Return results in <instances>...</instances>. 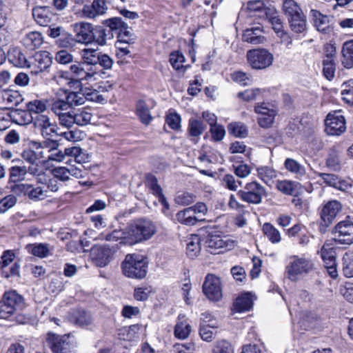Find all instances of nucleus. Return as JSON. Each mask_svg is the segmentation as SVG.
I'll list each match as a JSON object with an SVG mask.
<instances>
[{"instance_id":"nucleus-1","label":"nucleus","mask_w":353,"mask_h":353,"mask_svg":"<svg viewBox=\"0 0 353 353\" xmlns=\"http://www.w3.org/2000/svg\"><path fill=\"white\" fill-rule=\"evenodd\" d=\"M148 261L145 257L137 254H128L121 263L123 274L129 278L141 279L145 277Z\"/></svg>"},{"instance_id":"nucleus-2","label":"nucleus","mask_w":353,"mask_h":353,"mask_svg":"<svg viewBox=\"0 0 353 353\" xmlns=\"http://www.w3.org/2000/svg\"><path fill=\"white\" fill-rule=\"evenodd\" d=\"M155 232V225L151 221L139 219L129 226L128 238L130 243L134 244L148 240Z\"/></svg>"},{"instance_id":"nucleus-3","label":"nucleus","mask_w":353,"mask_h":353,"mask_svg":"<svg viewBox=\"0 0 353 353\" xmlns=\"http://www.w3.org/2000/svg\"><path fill=\"white\" fill-rule=\"evenodd\" d=\"M120 24V21L113 17L103 21L101 25L94 27L92 42L101 46L106 45L114 38V30Z\"/></svg>"},{"instance_id":"nucleus-4","label":"nucleus","mask_w":353,"mask_h":353,"mask_svg":"<svg viewBox=\"0 0 353 353\" xmlns=\"http://www.w3.org/2000/svg\"><path fill=\"white\" fill-rule=\"evenodd\" d=\"M248 63L255 70H263L272 65L273 54L265 48H255L247 52Z\"/></svg>"},{"instance_id":"nucleus-5","label":"nucleus","mask_w":353,"mask_h":353,"mask_svg":"<svg viewBox=\"0 0 353 353\" xmlns=\"http://www.w3.org/2000/svg\"><path fill=\"white\" fill-rule=\"evenodd\" d=\"M266 189L256 181L245 184L243 190L237 192L238 196L243 201L258 205L262 202L263 197L266 196Z\"/></svg>"},{"instance_id":"nucleus-6","label":"nucleus","mask_w":353,"mask_h":353,"mask_svg":"<svg viewBox=\"0 0 353 353\" xmlns=\"http://www.w3.org/2000/svg\"><path fill=\"white\" fill-rule=\"evenodd\" d=\"M210 228L201 230V232L208 234V236L205 241V246L208 252L211 254H219L225 250H232L234 247V241L227 236H221L219 235H211Z\"/></svg>"},{"instance_id":"nucleus-7","label":"nucleus","mask_w":353,"mask_h":353,"mask_svg":"<svg viewBox=\"0 0 353 353\" xmlns=\"http://www.w3.org/2000/svg\"><path fill=\"white\" fill-rule=\"evenodd\" d=\"M84 66L85 65L83 63L70 65V69L73 74V77L72 78H68L67 72H59L57 75V82L59 83H62L63 81H65V83L69 85L70 88L79 87L80 81L82 80H86Z\"/></svg>"},{"instance_id":"nucleus-8","label":"nucleus","mask_w":353,"mask_h":353,"mask_svg":"<svg viewBox=\"0 0 353 353\" xmlns=\"http://www.w3.org/2000/svg\"><path fill=\"white\" fill-rule=\"evenodd\" d=\"M203 292L210 300L219 301L222 297L220 278L213 274H208L203 284Z\"/></svg>"},{"instance_id":"nucleus-9","label":"nucleus","mask_w":353,"mask_h":353,"mask_svg":"<svg viewBox=\"0 0 353 353\" xmlns=\"http://www.w3.org/2000/svg\"><path fill=\"white\" fill-rule=\"evenodd\" d=\"M325 132L329 135L339 136L346 129L344 117L340 112L329 113L325 120Z\"/></svg>"},{"instance_id":"nucleus-10","label":"nucleus","mask_w":353,"mask_h":353,"mask_svg":"<svg viewBox=\"0 0 353 353\" xmlns=\"http://www.w3.org/2000/svg\"><path fill=\"white\" fill-rule=\"evenodd\" d=\"M312 268V264L305 258L293 256V261L286 267V272L288 279L296 281L298 276L303 273H307Z\"/></svg>"},{"instance_id":"nucleus-11","label":"nucleus","mask_w":353,"mask_h":353,"mask_svg":"<svg viewBox=\"0 0 353 353\" xmlns=\"http://www.w3.org/2000/svg\"><path fill=\"white\" fill-rule=\"evenodd\" d=\"M333 241L339 244L353 243V223L350 221L339 222L335 227Z\"/></svg>"},{"instance_id":"nucleus-12","label":"nucleus","mask_w":353,"mask_h":353,"mask_svg":"<svg viewBox=\"0 0 353 353\" xmlns=\"http://www.w3.org/2000/svg\"><path fill=\"white\" fill-rule=\"evenodd\" d=\"M28 146L39 161L42 160L43 162H46L48 154L50 150L58 146V143L57 141L47 139L43 141H31Z\"/></svg>"},{"instance_id":"nucleus-13","label":"nucleus","mask_w":353,"mask_h":353,"mask_svg":"<svg viewBox=\"0 0 353 353\" xmlns=\"http://www.w3.org/2000/svg\"><path fill=\"white\" fill-rule=\"evenodd\" d=\"M341 204L336 200H332L327 202L322 208L321 215V225L325 227L329 226L336 219L337 214L341 210Z\"/></svg>"},{"instance_id":"nucleus-14","label":"nucleus","mask_w":353,"mask_h":353,"mask_svg":"<svg viewBox=\"0 0 353 353\" xmlns=\"http://www.w3.org/2000/svg\"><path fill=\"white\" fill-rule=\"evenodd\" d=\"M83 166L77 167L73 165H70L68 168L65 166H59L54 168L52 170V174L58 181L61 182H67L70 179V176H74L77 179L82 178L83 176Z\"/></svg>"},{"instance_id":"nucleus-15","label":"nucleus","mask_w":353,"mask_h":353,"mask_svg":"<svg viewBox=\"0 0 353 353\" xmlns=\"http://www.w3.org/2000/svg\"><path fill=\"white\" fill-rule=\"evenodd\" d=\"M23 101L21 94L10 89L0 90V109L9 110L17 106Z\"/></svg>"},{"instance_id":"nucleus-16","label":"nucleus","mask_w":353,"mask_h":353,"mask_svg":"<svg viewBox=\"0 0 353 353\" xmlns=\"http://www.w3.org/2000/svg\"><path fill=\"white\" fill-rule=\"evenodd\" d=\"M114 250L108 245H94L91 249L92 259L99 267H105L111 259Z\"/></svg>"},{"instance_id":"nucleus-17","label":"nucleus","mask_w":353,"mask_h":353,"mask_svg":"<svg viewBox=\"0 0 353 353\" xmlns=\"http://www.w3.org/2000/svg\"><path fill=\"white\" fill-rule=\"evenodd\" d=\"M34 126L39 130L44 137H52L57 132V125L50 121V117L46 114H39L33 117Z\"/></svg>"},{"instance_id":"nucleus-18","label":"nucleus","mask_w":353,"mask_h":353,"mask_svg":"<svg viewBox=\"0 0 353 353\" xmlns=\"http://www.w3.org/2000/svg\"><path fill=\"white\" fill-rule=\"evenodd\" d=\"M94 26L89 23L79 22L74 25L77 43L89 44L92 43Z\"/></svg>"},{"instance_id":"nucleus-19","label":"nucleus","mask_w":353,"mask_h":353,"mask_svg":"<svg viewBox=\"0 0 353 353\" xmlns=\"http://www.w3.org/2000/svg\"><path fill=\"white\" fill-rule=\"evenodd\" d=\"M255 112L259 114L258 123L262 128H269L273 123L276 111L267 104L262 103L254 107Z\"/></svg>"},{"instance_id":"nucleus-20","label":"nucleus","mask_w":353,"mask_h":353,"mask_svg":"<svg viewBox=\"0 0 353 353\" xmlns=\"http://www.w3.org/2000/svg\"><path fill=\"white\" fill-rule=\"evenodd\" d=\"M108 10L105 0H93L91 4H86L83 7V17L88 19H95L103 15Z\"/></svg>"},{"instance_id":"nucleus-21","label":"nucleus","mask_w":353,"mask_h":353,"mask_svg":"<svg viewBox=\"0 0 353 353\" xmlns=\"http://www.w3.org/2000/svg\"><path fill=\"white\" fill-rule=\"evenodd\" d=\"M69 321L81 327H88L92 324V317L90 313L84 310H77L68 316Z\"/></svg>"},{"instance_id":"nucleus-22","label":"nucleus","mask_w":353,"mask_h":353,"mask_svg":"<svg viewBox=\"0 0 353 353\" xmlns=\"http://www.w3.org/2000/svg\"><path fill=\"white\" fill-rule=\"evenodd\" d=\"M32 16L38 24L47 26L52 21L54 14L49 7L37 6L32 9Z\"/></svg>"},{"instance_id":"nucleus-23","label":"nucleus","mask_w":353,"mask_h":353,"mask_svg":"<svg viewBox=\"0 0 353 353\" xmlns=\"http://www.w3.org/2000/svg\"><path fill=\"white\" fill-rule=\"evenodd\" d=\"M242 39L243 41L252 45L262 44L266 41L265 37L263 35V30L260 26L246 29L242 35Z\"/></svg>"},{"instance_id":"nucleus-24","label":"nucleus","mask_w":353,"mask_h":353,"mask_svg":"<svg viewBox=\"0 0 353 353\" xmlns=\"http://www.w3.org/2000/svg\"><path fill=\"white\" fill-rule=\"evenodd\" d=\"M65 339V336H59L53 334H48L46 343L53 353H66L68 349V343Z\"/></svg>"},{"instance_id":"nucleus-25","label":"nucleus","mask_w":353,"mask_h":353,"mask_svg":"<svg viewBox=\"0 0 353 353\" xmlns=\"http://www.w3.org/2000/svg\"><path fill=\"white\" fill-rule=\"evenodd\" d=\"M312 13L314 26L318 31L325 34H329L333 31V27L330 24L328 17L315 10H312Z\"/></svg>"},{"instance_id":"nucleus-26","label":"nucleus","mask_w":353,"mask_h":353,"mask_svg":"<svg viewBox=\"0 0 353 353\" xmlns=\"http://www.w3.org/2000/svg\"><path fill=\"white\" fill-rule=\"evenodd\" d=\"M176 219L181 224L192 226L199 221H204V219L199 218V216L194 214L190 208H186L176 214Z\"/></svg>"},{"instance_id":"nucleus-27","label":"nucleus","mask_w":353,"mask_h":353,"mask_svg":"<svg viewBox=\"0 0 353 353\" xmlns=\"http://www.w3.org/2000/svg\"><path fill=\"white\" fill-rule=\"evenodd\" d=\"M2 301L10 307L18 312L24 307V299L22 296L16 291H9L5 292Z\"/></svg>"},{"instance_id":"nucleus-28","label":"nucleus","mask_w":353,"mask_h":353,"mask_svg":"<svg viewBox=\"0 0 353 353\" xmlns=\"http://www.w3.org/2000/svg\"><path fill=\"white\" fill-rule=\"evenodd\" d=\"M276 188L284 194L296 196L299 194L301 184L299 182L288 180L277 181Z\"/></svg>"},{"instance_id":"nucleus-29","label":"nucleus","mask_w":353,"mask_h":353,"mask_svg":"<svg viewBox=\"0 0 353 353\" xmlns=\"http://www.w3.org/2000/svg\"><path fill=\"white\" fill-rule=\"evenodd\" d=\"M43 42V37L41 34L37 31L27 33L21 40L23 46L29 50H34L39 48L42 45Z\"/></svg>"},{"instance_id":"nucleus-30","label":"nucleus","mask_w":353,"mask_h":353,"mask_svg":"<svg viewBox=\"0 0 353 353\" xmlns=\"http://www.w3.org/2000/svg\"><path fill=\"white\" fill-rule=\"evenodd\" d=\"M120 21V25L117 26V28L114 30V34H117L118 41L119 42L130 43L133 41L132 30L126 23H125L120 17H113Z\"/></svg>"},{"instance_id":"nucleus-31","label":"nucleus","mask_w":353,"mask_h":353,"mask_svg":"<svg viewBox=\"0 0 353 353\" xmlns=\"http://www.w3.org/2000/svg\"><path fill=\"white\" fill-rule=\"evenodd\" d=\"M59 95L64 97L70 108L78 106L85 103V94L80 92H68L66 90H59Z\"/></svg>"},{"instance_id":"nucleus-32","label":"nucleus","mask_w":353,"mask_h":353,"mask_svg":"<svg viewBox=\"0 0 353 353\" xmlns=\"http://www.w3.org/2000/svg\"><path fill=\"white\" fill-rule=\"evenodd\" d=\"M10 116L12 121L20 125L30 124L34 119V116H32L27 109L26 110L14 109L10 111Z\"/></svg>"},{"instance_id":"nucleus-33","label":"nucleus","mask_w":353,"mask_h":353,"mask_svg":"<svg viewBox=\"0 0 353 353\" xmlns=\"http://www.w3.org/2000/svg\"><path fill=\"white\" fill-rule=\"evenodd\" d=\"M8 59L16 67H29L26 56L18 48H11L8 50Z\"/></svg>"},{"instance_id":"nucleus-34","label":"nucleus","mask_w":353,"mask_h":353,"mask_svg":"<svg viewBox=\"0 0 353 353\" xmlns=\"http://www.w3.org/2000/svg\"><path fill=\"white\" fill-rule=\"evenodd\" d=\"M253 305L250 293H244L239 296L233 303V310L238 312L249 311Z\"/></svg>"},{"instance_id":"nucleus-35","label":"nucleus","mask_w":353,"mask_h":353,"mask_svg":"<svg viewBox=\"0 0 353 353\" xmlns=\"http://www.w3.org/2000/svg\"><path fill=\"white\" fill-rule=\"evenodd\" d=\"M284 167L288 172L294 174L297 179H301L306 174L304 165L292 158H287L285 160Z\"/></svg>"},{"instance_id":"nucleus-36","label":"nucleus","mask_w":353,"mask_h":353,"mask_svg":"<svg viewBox=\"0 0 353 353\" xmlns=\"http://www.w3.org/2000/svg\"><path fill=\"white\" fill-rule=\"evenodd\" d=\"M341 54V64L347 69L353 68V40L343 43Z\"/></svg>"},{"instance_id":"nucleus-37","label":"nucleus","mask_w":353,"mask_h":353,"mask_svg":"<svg viewBox=\"0 0 353 353\" xmlns=\"http://www.w3.org/2000/svg\"><path fill=\"white\" fill-rule=\"evenodd\" d=\"M48 100L46 99H33L26 103V108L30 112L32 116H38L43 114L47 110Z\"/></svg>"},{"instance_id":"nucleus-38","label":"nucleus","mask_w":353,"mask_h":353,"mask_svg":"<svg viewBox=\"0 0 353 353\" xmlns=\"http://www.w3.org/2000/svg\"><path fill=\"white\" fill-rule=\"evenodd\" d=\"M74 116L75 124L83 126L90 123L93 114L90 108L85 107L74 111Z\"/></svg>"},{"instance_id":"nucleus-39","label":"nucleus","mask_w":353,"mask_h":353,"mask_svg":"<svg viewBox=\"0 0 353 353\" xmlns=\"http://www.w3.org/2000/svg\"><path fill=\"white\" fill-rule=\"evenodd\" d=\"M291 30L296 34H301L305 32L307 29L306 17L303 14L290 18L288 19Z\"/></svg>"},{"instance_id":"nucleus-40","label":"nucleus","mask_w":353,"mask_h":353,"mask_svg":"<svg viewBox=\"0 0 353 353\" xmlns=\"http://www.w3.org/2000/svg\"><path fill=\"white\" fill-rule=\"evenodd\" d=\"M334 241L325 242L321 250V256L325 264L333 265L336 261V252L334 250Z\"/></svg>"},{"instance_id":"nucleus-41","label":"nucleus","mask_w":353,"mask_h":353,"mask_svg":"<svg viewBox=\"0 0 353 353\" xmlns=\"http://www.w3.org/2000/svg\"><path fill=\"white\" fill-rule=\"evenodd\" d=\"M136 113L141 121L145 125H148L152 120L150 108L143 100H139L137 102L136 105Z\"/></svg>"},{"instance_id":"nucleus-42","label":"nucleus","mask_w":353,"mask_h":353,"mask_svg":"<svg viewBox=\"0 0 353 353\" xmlns=\"http://www.w3.org/2000/svg\"><path fill=\"white\" fill-rule=\"evenodd\" d=\"M52 63L50 53L46 51H42L37 52L34 56V65L37 68L38 70L35 72H42L48 68Z\"/></svg>"},{"instance_id":"nucleus-43","label":"nucleus","mask_w":353,"mask_h":353,"mask_svg":"<svg viewBox=\"0 0 353 353\" xmlns=\"http://www.w3.org/2000/svg\"><path fill=\"white\" fill-rule=\"evenodd\" d=\"M265 16L276 34H279L284 30L283 21L275 10L272 8L265 10Z\"/></svg>"},{"instance_id":"nucleus-44","label":"nucleus","mask_w":353,"mask_h":353,"mask_svg":"<svg viewBox=\"0 0 353 353\" xmlns=\"http://www.w3.org/2000/svg\"><path fill=\"white\" fill-rule=\"evenodd\" d=\"M283 10L287 19L303 14L300 6L294 0H284Z\"/></svg>"},{"instance_id":"nucleus-45","label":"nucleus","mask_w":353,"mask_h":353,"mask_svg":"<svg viewBox=\"0 0 353 353\" xmlns=\"http://www.w3.org/2000/svg\"><path fill=\"white\" fill-rule=\"evenodd\" d=\"M201 237L199 234H193L188 239L187 243V254L190 258H194L198 255L201 251Z\"/></svg>"},{"instance_id":"nucleus-46","label":"nucleus","mask_w":353,"mask_h":353,"mask_svg":"<svg viewBox=\"0 0 353 353\" xmlns=\"http://www.w3.org/2000/svg\"><path fill=\"white\" fill-rule=\"evenodd\" d=\"M81 58L85 65H98L99 52L94 49L85 48L81 50Z\"/></svg>"},{"instance_id":"nucleus-47","label":"nucleus","mask_w":353,"mask_h":353,"mask_svg":"<svg viewBox=\"0 0 353 353\" xmlns=\"http://www.w3.org/2000/svg\"><path fill=\"white\" fill-rule=\"evenodd\" d=\"M66 100L63 97L59 95V91L56 93V98L53 100L51 105V110L58 116L62 113L68 112L70 109Z\"/></svg>"},{"instance_id":"nucleus-48","label":"nucleus","mask_w":353,"mask_h":353,"mask_svg":"<svg viewBox=\"0 0 353 353\" xmlns=\"http://www.w3.org/2000/svg\"><path fill=\"white\" fill-rule=\"evenodd\" d=\"M48 190L45 189L43 187L40 185H34L31 184V188H30L28 199L32 201H40L46 199L48 197Z\"/></svg>"},{"instance_id":"nucleus-49","label":"nucleus","mask_w":353,"mask_h":353,"mask_svg":"<svg viewBox=\"0 0 353 353\" xmlns=\"http://www.w3.org/2000/svg\"><path fill=\"white\" fill-rule=\"evenodd\" d=\"M258 176L267 185L276 178L277 171L270 166H261L257 168Z\"/></svg>"},{"instance_id":"nucleus-50","label":"nucleus","mask_w":353,"mask_h":353,"mask_svg":"<svg viewBox=\"0 0 353 353\" xmlns=\"http://www.w3.org/2000/svg\"><path fill=\"white\" fill-rule=\"evenodd\" d=\"M263 231L265 236L272 243H279L281 241L279 231L271 223H265L263 225Z\"/></svg>"},{"instance_id":"nucleus-51","label":"nucleus","mask_w":353,"mask_h":353,"mask_svg":"<svg viewBox=\"0 0 353 353\" xmlns=\"http://www.w3.org/2000/svg\"><path fill=\"white\" fill-rule=\"evenodd\" d=\"M218 325L216 323H201L199 329V334L203 341H211L214 339L216 333V328Z\"/></svg>"},{"instance_id":"nucleus-52","label":"nucleus","mask_w":353,"mask_h":353,"mask_svg":"<svg viewBox=\"0 0 353 353\" xmlns=\"http://www.w3.org/2000/svg\"><path fill=\"white\" fill-rule=\"evenodd\" d=\"M316 174L322 179L323 183L327 185L339 190L343 189V183L341 181L337 175L323 172H318Z\"/></svg>"},{"instance_id":"nucleus-53","label":"nucleus","mask_w":353,"mask_h":353,"mask_svg":"<svg viewBox=\"0 0 353 353\" xmlns=\"http://www.w3.org/2000/svg\"><path fill=\"white\" fill-rule=\"evenodd\" d=\"M183 318L184 316H181V315H179V321L177 322L174 327L175 336L181 339H186L189 336L191 331L190 325L185 321H181V319Z\"/></svg>"},{"instance_id":"nucleus-54","label":"nucleus","mask_w":353,"mask_h":353,"mask_svg":"<svg viewBox=\"0 0 353 353\" xmlns=\"http://www.w3.org/2000/svg\"><path fill=\"white\" fill-rule=\"evenodd\" d=\"M263 89L252 88L248 89L237 94V97L243 101L249 102L259 99L264 92Z\"/></svg>"},{"instance_id":"nucleus-55","label":"nucleus","mask_w":353,"mask_h":353,"mask_svg":"<svg viewBox=\"0 0 353 353\" xmlns=\"http://www.w3.org/2000/svg\"><path fill=\"white\" fill-rule=\"evenodd\" d=\"M145 185L157 197L159 198L161 195H163V190L158 184L157 177L153 174H148L145 176Z\"/></svg>"},{"instance_id":"nucleus-56","label":"nucleus","mask_w":353,"mask_h":353,"mask_svg":"<svg viewBox=\"0 0 353 353\" xmlns=\"http://www.w3.org/2000/svg\"><path fill=\"white\" fill-rule=\"evenodd\" d=\"M56 44L63 48H72L76 45L75 37L72 34L68 33L65 30L60 35V37L55 40Z\"/></svg>"},{"instance_id":"nucleus-57","label":"nucleus","mask_w":353,"mask_h":353,"mask_svg":"<svg viewBox=\"0 0 353 353\" xmlns=\"http://www.w3.org/2000/svg\"><path fill=\"white\" fill-rule=\"evenodd\" d=\"M28 251L34 256L39 258H45L48 256L50 249L48 245L46 243H35L33 245H28L27 246Z\"/></svg>"},{"instance_id":"nucleus-58","label":"nucleus","mask_w":353,"mask_h":353,"mask_svg":"<svg viewBox=\"0 0 353 353\" xmlns=\"http://www.w3.org/2000/svg\"><path fill=\"white\" fill-rule=\"evenodd\" d=\"M326 166L332 170L336 171L341 168L340 154L335 150H331L326 159Z\"/></svg>"},{"instance_id":"nucleus-59","label":"nucleus","mask_w":353,"mask_h":353,"mask_svg":"<svg viewBox=\"0 0 353 353\" xmlns=\"http://www.w3.org/2000/svg\"><path fill=\"white\" fill-rule=\"evenodd\" d=\"M205 126L201 121L190 119L188 123V133L191 137H198L203 134Z\"/></svg>"},{"instance_id":"nucleus-60","label":"nucleus","mask_w":353,"mask_h":353,"mask_svg":"<svg viewBox=\"0 0 353 353\" xmlns=\"http://www.w3.org/2000/svg\"><path fill=\"white\" fill-rule=\"evenodd\" d=\"M26 165L12 166L9 170L10 179L12 182H19L25 179L26 175Z\"/></svg>"},{"instance_id":"nucleus-61","label":"nucleus","mask_w":353,"mask_h":353,"mask_svg":"<svg viewBox=\"0 0 353 353\" xmlns=\"http://www.w3.org/2000/svg\"><path fill=\"white\" fill-rule=\"evenodd\" d=\"M228 130L230 134L236 137L244 138L248 135L247 127L242 123H230L228 125Z\"/></svg>"},{"instance_id":"nucleus-62","label":"nucleus","mask_w":353,"mask_h":353,"mask_svg":"<svg viewBox=\"0 0 353 353\" xmlns=\"http://www.w3.org/2000/svg\"><path fill=\"white\" fill-rule=\"evenodd\" d=\"M336 71L335 59H323V74L329 81L334 77Z\"/></svg>"},{"instance_id":"nucleus-63","label":"nucleus","mask_w":353,"mask_h":353,"mask_svg":"<svg viewBox=\"0 0 353 353\" xmlns=\"http://www.w3.org/2000/svg\"><path fill=\"white\" fill-rule=\"evenodd\" d=\"M57 117L59 125L63 127L70 128L75 123L74 111H68Z\"/></svg>"},{"instance_id":"nucleus-64","label":"nucleus","mask_w":353,"mask_h":353,"mask_svg":"<svg viewBox=\"0 0 353 353\" xmlns=\"http://www.w3.org/2000/svg\"><path fill=\"white\" fill-rule=\"evenodd\" d=\"M212 353H234V350L228 341L221 340L216 342Z\"/></svg>"}]
</instances>
